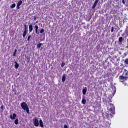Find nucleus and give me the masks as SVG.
<instances>
[{
    "label": "nucleus",
    "instance_id": "obj_1",
    "mask_svg": "<svg viewBox=\"0 0 128 128\" xmlns=\"http://www.w3.org/2000/svg\"><path fill=\"white\" fill-rule=\"evenodd\" d=\"M21 107L24 110H26L28 114H30L28 106L26 102H23L21 103Z\"/></svg>",
    "mask_w": 128,
    "mask_h": 128
},
{
    "label": "nucleus",
    "instance_id": "obj_2",
    "mask_svg": "<svg viewBox=\"0 0 128 128\" xmlns=\"http://www.w3.org/2000/svg\"><path fill=\"white\" fill-rule=\"evenodd\" d=\"M28 26L26 24H24V28L23 30V34H22V37L24 38L26 36V34L28 33Z\"/></svg>",
    "mask_w": 128,
    "mask_h": 128
},
{
    "label": "nucleus",
    "instance_id": "obj_3",
    "mask_svg": "<svg viewBox=\"0 0 128 128\" xmlns=\"http://www.w3.org/2000/svg\"><path fill=\"white\" fill-rule=\"evenodd\" d=\"M110 108H109V110L111 112L112 114H114L115 112V107L113 104L110 103Z\"/></svg>",
    "mask_w": 128,
    "mask_h": 128
},
{
    "label": "nucleus",
    "instance_id": "obj_4",
    "mask_svg": "<svg viewBox=\"0 0 128 128\" xmlns=\"http://www.w3.org/2000/svg\"><path fill=\"white\" fill-rule=\"evenodd\" d=\"M33 124H34V126L36 127H38L39 126V120L38 118H34L33 119Z\"/></svg>",
    "mask_w": 128,
    "mask_h": 128
},
{
    "label": "nucleus",
    "instance_id": "obj_5",
    "mask_svg": "<svg viewBox=\"0 0 128 128\" xmlns=\"http://www.w3.org/2000/svg\"><path fill=\"white\" fill-rule=\"evenodd\" d=\"M34 28L35 30V34L38 35L40 34V32H38L39 27L37 24L34 26Z\"/></svg>",
    "mask_w": 128,
    "mask_h": 128
},
{
    "label": "nucleus",
    "instance_id": "obj_6",
    "mask_svg": "<svg viewBox=\"0 0 128 128\" xmlns=\"http://www.w3.org/2000/svg\"><path fill=\"white\" fill-rule=\"evenodd\" d=\"M119 78H120V80H122L121 82H124V81L127 80L128 79V77L124 76H122V75L120 76H119Z\"/></svg>",
    "mask_w": 128,
    "mask_h": 128
},
{
    "label": "nucleus",
    "instance_id": "obj_7",
    "mask_svg": "<svg viewBox=\"0 0 128 128\" xmlns=\"http://www.w3.org/2000/svg\"><path fill=\"white\" fill-rule=\"evenodd\" d=\"M22 4V0H19V2L16 4V8L18 10L20 9V6Z\"/></svg>",
    "mask_w": 128,
    "mask_h": 128
},
{
    "label": "nucleus",
    "instance_id": "obj_8",
    "mask_svg": "<svg viewBox=\"0 0 128 128\" xmlns=\"http://www.w3.org/2000/svg\"><path fill=\"white\" fill-rule=\"evenodd\" d=\"M28 30H29L30 33L32 32V30H34L33 25L32 24H30L29 25Z\"/></svg>",
    "mask_w": 128,
    "mask_h": 128
},
{
    "label": "nucleus",
    "instance_id": "obj_9",
    "mask_svg": "<svg viewBox=\"0 0 128 128\" xmlns=\"http://www.w3.org/2000/svg\"><path fill=\"white\" fill-rule=\"evenodd\" d=\"M98 0H96L94 2V5L92 6V8L95 9L97 4L98 3Z\"/></svg>",
    "mask_w": 128,
    "mask_h": 128
},
{
    "label": "nucleus",
    "instance_id": "obj_10",
    "mask_svg": "<svg viewBox=\"0 0 128 128\" xmlns=\"http://www.w3.org/2000/svg\"><path fill=\"white\" fill-rule=\"evenodd\" d=\"M39 123H40V126L41 128H44V122H43L42 120H39Z\"/></svg>",
    "mask_w": 128,
    "mask_h": 128
},
{
    "label": "nucleus",
    "instance_id": "obj_11",
    "mask_svg": "<svg viewBox=\"0 0 128 128\" xmlns=\"http://www.w3.org/2000/svg\"><path fill=\"white\" fill-rule=\"evenodd\" d=\"M82 92L83 94L85 96L87 92V88L86 87L82 89Z\"/></svg>",
    "mask_w": 128,
    "mask_h": 128
},
{
    "label": "nucleus",
    "instance_id": "obj_12",
    "mask_svg": "<svg viewBox=\"0 0 128 128\" xmlns=\"http://www.w3.org/2000/svg\"><path fill=\"white\" fill-rule=\"evenodd\" d=\"M19 66H20V64H18L16 62H15V64H14L15 68L18 69L19 68Z\"/></svg>",
    "mask_w": 128,
    "mask_h": 128
},
{
    "label": "nucleus",
    "instance_id": "obj_13",
    "mask_svg": "<svg viewBox=\"0 0 128 128\" xmlns=\"http://www.w3.org/2000/svg\"><path fill=\"white\" fill-rule=\"evenodd\" d=\"M16 114L15 113H14L12 116V120H15L16 118Z\"/></svg>",
    "mask_w": 128,
    "mask_h": 128
},
{
    "label": "nucleus",
    "instance_id": "obj_14",
    "mask_svg": "<svg viewBox=\"0 0 128 128\" xmlns=\"http://www.w3.org/2000/svg\"><path fill=\"white\" fill-rule=\"evenodd\" d=\"M17 52H18L17 49H14V52H13V56L14 57L16 56V54L17 53Z\"/></svg>",
    "mask_w": 128,
    "mask_h": 128
},
{
    "label": "nucleus",
    "instance_id": "obj_15",
    "mask_svg": "<svg viewBox=\"0 0 128 128\" xmlns=\"http://www.w3.org/2000/svg\"><path fill=\"white\" fill-rule=\"evenodd\" d=\"M66 80V76H63L62 78V82H64Z\"/></svg>",
    "mask_w": 128,
    "mask_h": 128
},
{
    "label": "nucleus",
    "instance_id": "obj_16",
    "mask_svg": "<svg viewBox=\"0 0 128 128\" xmlns=\"http://www.w3.org/2000/svg\"><path fill=\"white\" fill-rule=\"evenodd\" d=\"M14 123L16 125H18V118H16L14 120Z\"/></svg>",
    "mask_w": 128,
    "mask_h": 128
},
{
    "label": "nucleus",
    "instance_id": "obj_17",
    "mask_svg": "<svg viewBox=\"0 0 128 128\" xmlns=\"http://www.w3.org/2000/svg\"><path fill=\"white\" fill-rule=\"evenodd\" d=\"M86 102V99H82V103L83 104H85Z\"/></svg>",
    "mask_w": 128,
    "mask_h": 128
},
{
    "label": "nucleus",
    "instance_id": "obj_18",
    "mask_svg": "<svg viewBox=\"0 0 128 128\" xmlns=\"http://www.w3.org/2000/svg\"><path fill=\"white\" fill-rule=\"evenodd\" d=\"M16 4L15 3L10 5L11 8H16Z\"/></svg>",
    "mask_w": 128,
    "mask_h": 128
},
{
    "label": "nucleus",
    "instance_id": "obj_19",
    "mask_svg": "<svg viewBox=\"0 0 128 128\" xmlns=\"http://www.w3.org/2000/svg\"><path fill=\"white\" fill-rule=\"evenodd\" d=\"M122 3L123 4H124V6H126V3H127V0H122Z\"/></svg>",
    "mask_w": 128,
    "mask_h": 128
},
{
    "label": "nucleus",
    "instance_id": "obj_20",
    "mask_svg": "<svg viewBox=\"0 0 128 128\" xmlns=\"http://www.w3.org/2000/svg\"><path fill=\"white\" fill-rule=\"evenodd\" d=\"M42 46V43L38 44L36 45V48H41Z\"/></svg>",
    "mask_w": 128,
    "mask_h": 128
},
{
    "label": "nucleus",
    "instance_id": "obj_21",
    "mask_svg": "<svg viewBox=\"0 0 128 128\" xmlns=\"http://www.w3.org/2000/svg\"><path fill=\"white\" fill-rule=\"evenodd\" d=\"M66 65V63L64 62V61H62V64H61V67L64 68Z\"/></svg>",
    "mask_w": 128,
    "mask_h": 128
},
{
    "label": "nucleus",
    "instance_id": "obj_22",
    "mask_svg": "<svg viewBox=\"0 0 128 128\" xmlns=\"http://www.w3.org/2000/svg\"><path fill=\"white\" fill-rule=\"evenodd\" d=\"M44 28L40 29V34H44Z\"/></svg>",
    "mask_w": 128,
    "mask_h": 128
},
{
    "label": "nucleus",
    "instance_id": "obj_23",
    "mask_svg": "<svg viewBox=\"0 0 128 128\" xmlns=\"http://www.w3.org/2000/svg\"><path fill=\"white\" fill-rule=\"evenodd\" d=\"M122 40H123V38L122 36L120 37V38H118V42H122Z\"/></svg>",
    "mask_w": 128,
    "mask_h": 128
},
{
    "label": "nucleus",
    "instance_id": "obj_24",
    "mask_svg": "<svg viewBox=\"0 0 128 128\" xmlns=\"http://www.w3.org/2000/svg\"><path fill=\"white\" fill-rule=\"evenodd\" d=\"M31 37H32V35H31V34H30V35H29V36H28V41L30 42V40Z\"/></svg>",
    "mask_w": 128,
    "mask_h": 128
},
{
    "label": "nucleus",
    "instance_id": "obj_25",
    "mask_svg": "<svg viewBox=\"0 0 128 128\" xmlns=\"http://www.w3.org/2000/svg\"><path fill=\"white\" fill-rule=\"evenodd\" d=\"M124 63H125L126 64H128V58H126V59L125 60Z\"/></svg>",
    "mask_w": 128,
    "mask_h": 128
},
{
    "label": "nucleus",
    "instance_id": "obj_26",
    "mask_svg": "<svg viewBox=\"0 0 128 128\" xmlns=\"http://www.w3.org/2000/svg\"><path fill=\"white\" fill-rule=\"evenodd\" d=\"M30 58L28 57L27 58H26V61H27V63L28 64L30 60Z\"/></svg>",
    "mask_w": 128,
    "mask_h": 128
},
{
    "label": "nucleus",
    "instance_id": "obj_27",
    "mask_svg": "<svg viewBox=\"0 0 128 128\" xmlns=\"http://www.w3.org/2000/svg\"><path fill=\"white\" fill-rule=\"evenodd\" d=\"M114 27H112V29H111V32H114Z\"/></svg>",
    "mask_w": 128,
    "mask_h": 128
},
{
    "label": "nucleus",
    "instance_id": "obj_28",
    "mask_svg": "<svg viewBox=\"0 0 128 128\" xmlns=\"http://www.w3.org/2000/svg\"><path fill=\"white\" fill-rule=\"evenodd\" d=\"M108 99H109L108 102H112V99L110 98H108Z\"/></svg>",
    "mask_w": 128,
    "mask_h": 128
},
{
    "label": "nucleus",
    "instance_id": "obj_29",
    "mask_svg": "<svg viewBox=\"0 0 128 128\" xmlns=\"http://www.w3.org/2000/svg\"><path fill=\"white\" fill-rule=\"evenodd\" d=\"M92 18V16H90L89 18H88V22H90V19Z\"/></svg>",
    "mask_w": 128,
    "mask_h": 128
},
{
    "label": "nucleus",
    "instance_id": "obj_30",
    "mask_svg": "<svg viewBox=\"0 0 128 128\" xmlns=\"http://www.w3.org/2000/svg\"><path fill=\"white\" fill-rule=\"evenodd\" d=\"M125 34H128V29L126 30L125 31Z\"/></svg>",
    "mask_w": 128,
    "mask_h": 128
},
{
    "label": "nucleus",
    "instance_id": "obj_31",
    "mask_svg": "<svg viewBox=\"0 0 128 128\" xmlns=\"http://www.w3.org/2000/svg\"><path fill=\"white\" fill-rule=\"evenodd\" d=\"M126 6L128 7V0H126Z\"/></svg>",
    "mask_w": 128,
    "mask_h": 128
},
{
    "label": "nucleus",
    "instance_id": "obj_32",
    "mask_svg": "<svg viewBox=\"0 0 128 128\" xmlns=\"http://www.w3.org/2000/svg\"><path fill=\"white\" fill-rule=\"evenodd\" d=\"M64 128H68V125L64 124Z\"/></svg>",
    "mask_w": 128,
    "mask_h": 128
},
{
    "label": "nucleus",
    "instance_id": "obj_33",
    "mask_svg": "<svg viewBox=\"0 0 128 128\" xmlns=\"http://www.w3.org/2000/svg\"><path fill=\"white\" fill-rule=\"evenodd\" d=\"M10 118L12 120V116L11 114L10 115Z\"/></svg>",
    "mask_w": 128,
    "mask_h": 128
},
{
    "label": "nucleus",
    "instance_id": "obj_34",
    "mask_svg": "<svg viewBox=\"0 0 128 128\" xmlns=\"http://www.w3.org/2000/svg\"><path fill=\"white\" fill-rule=\"evenodd\" d=\"M36 20V16H34V20Z\"/></svg>",
    "mask_w": 128,
    "mask_h": 128
},
{
    "label": "nucleus",
    "instance_id": "obj_35",
    "mask_svg": "<svg viewBox=\"0 0 128 128\" xmlns=\"http://www.w3.org/2000/svg\"><path fill=\"white\" fill-rule=\"evenodd\" d=\"M1 108H2V109H3V108H4V106H3V105H2V106H1Z\"/></svg>",
    "mask_w": 128,
    "mask_h": 128
},
{
    "label": "nucleus",
    "instance_id": "obj_36",
    "mask_svg": "<svg viewBox=\"0 0 128 128\" xmlns=\"http://www.w3.org/2000/svg\"><path fill=\"white\" fill-rule=\"evenodd\" d=\"M104 69L106 70L107 69V66H104Z\"/></svg>",
    "mask_w": 128,
    "mask_h": 128
},
{
    "label": "nucleus",
    "instance_id": "obj_37",
    "mask_svg": "<svg viewBox=\"0 0 128 128\" xmlns=\"http://www.w3.org/2000/svg\"><path fill=\"white\" fill-rule=\"evenodd\" d=\"M34 34V30H33L32 34Z\"/></svg>",
    "mask_w": 128,
    "mask_h": 128
},
{
    "label": "nucleus",
    "instance_id": "obj_38",
    "mask_svg": "<svg viewBox=\"0 0 128 128\" xmlns=\"http://www.w3.org/2000/svg\"><path fill=\"white\" fill-rule=\"evenodd\" d=\"M128 46V39H127Z\"/></svg>",
    "mask_w": 128,
    "mask_h": 128
},
{
    "label": "nucleus",
    "instance_id": "obj_39",
    "mask_svg": "<svg viewBox=\"0 0 128 128\" xmlns=\"http://www.w3.org/2000/svg\"><path fill=\"white\" fill-rule=\"evenodd\" d=\"M36 23H38V21L36 22Z\"/></svg>",
    "mask_w": 128,
    "mask_h": 128
},
{
    "label": "nucleus",
    "instance_id": "obj_40",
    "mask_svg": "<svg viewBox=\"0 0 128 128\" xmlns=\"http://www.w3.org/2000/svg\"><path fill=\"white\" fill-rule=\"evenodd\" d=\"M119 24H120H120H120V22Z\"/></svg>",
    "mask_w": 128,
    "mask_h": 128
},
{
    "label": "nucleus",
    "instance_id": "obj_41",
    "mask_svg": "<svg viewBox=\"0 0 128 128\" xmlns=\"http://www.w3.org/2000/svg\"><path fill=\"white\" fill-rule=\"evenodd\" d=\"M127 73H128V71L127 72Z\"/></svg>",
    "mask_w": 128,
    "mask_h": 128
},
{
    "label": "nucleus",
    "instance_id": "obj_42",
    "mask_svg": "<svg viewBox=\"0 0 128 128\" xmlns=\"http://www.w3.org/2000/svg\"><path fill=\"white\" fill-rule=\"evenodd\" d=\"M22 1L24 0H22Z\"/></svg>",
    "mask_w": 128,
    "mask_h": 128
},
{
    "label": "nucleus",
    "instance_id": "obj_43",
    "mask_svg": "<svg viewBox=\"0 0 128 128\" xmlns=\"http://www.w3.org/2000/svg\"><path fill=\"white\" fill-rule=\"evenodd\" d=\"M127 28H128V26Z\"/></svg>",
    "mask_w": 128,
    "mask_h": 128
}]
</instances>
